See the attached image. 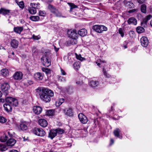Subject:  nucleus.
<instances>
[{"mask_svg":"<svg viewBox=\"0 0 152 152\" xmlns=\"http://www.w3.org/2000/svg\"><path fill=\"white\" fill-rule=\"evenodd\" d=\"M6 103L3 105L4 110L7 112L12 111V106H17L18 104V100L11 97H8L6 99Z\"/></svg>","mask_w":152,"mask_h":152,"instance_id":"f257e3e1","label":"nucleus"},{"mask_svg":"<svg viewBox=\"0 0 152 152\" xmlns=\"http://www.w3.org/2000/svg\"><path fill=\"white\" fill-rule=\"evenodd\" d=\"M54 93L53 91L49 89H46L43 93L40 94V98L42 101L46 103L50 102L51 100V97L53 96Z\"/></svg>","mask_w":152,"mask_h":152,"instance_id":"f03ea898","label":"nucleus"},{"mask_svg":"<svg viewBox=\"0 0 152 152\" xmlns=\"http://www.w3.org/2000/svg\"><path fill=\"white\" fill-rule=\"evenodd\" d=\"M41 61L43 64L45 66L48 67L51 64L50 60L47 53L42 56L41 58Z\"/></svg>","mask_w":152,"mask_h":152,"instance_id":"7ed1b4c3","label":"nucleus"},{"mask_svg":"<svg viewBox=\"0 0 152 152\" xmlns=\"http://www.w3.org/2000/svg\"><path fill=\"white\" fill-rule=\"evenodd\" d=\"M92 28L96 32L99 33H102L103 31L107 30V27L102 25H94L93 26Z\"/></svg>","mask_w":152,"mask_h":152,"instance_id":"20e7f679","label":"nucleus"},{"mask_svg":"<svg viewBox=\"0 0 152 152\" xmlns=\"http://www.w3.org/2000/svg\"><path fill=\"white\" fill-rule=\"evenodd\" d=\"M67 34L69 37L72 39H76L78 36V34L75 30L71 29L68 30Z\"/></svg>","mask_w":152,"mask_h":152,"instance_id":"39448f33","label":"nucleus"},{"mask_svg":"<svg viewBox=\"0 0 152 152\" xmlns=\"http://www.w3.org/2000/svg\"><path fill=\"white\" fill-rule=\"evenodd\" d=\"M34 133L36 135L41 137L44 136L45 134V132L41 128H36L34 130Z\"/></svg>","mask_w":152,"mask_h":152,"instance_id":"423d86ee","label":"nucleus"},{"mask_svg":"<svg viewBox=\"0 0 152 152\" xmlns=\"http://www.w3.org/2000/svg\"><path fill=\"white\" fill-rule=\"evenodd\" d=\"M78 117L81 123L83 124H85L87 123L88 121L87 117L82 113H80Z\"/></svg>","mask_w":152,"mask_h":152,"instance_id":"0eeeda50","label":"nucleus"},{"mask_svg":"<svg viewBox=\"0 0 152 152\" xmlns=\"http://www.w3.org/2000/svg\"><path fill=\"white\" fill-rule=\"evenodd\" d=\"M23 74L20 71L16 72L13 75L14 79L15 80H20L22 79Z\"/></svg>","mask_w":152,"mask_h":152,"instance_id":"6e6552de","label":"nucleus"},{"mask_svg":"<svg viewBox=\"0 0 152 152\" xmlns=\"http://www.w3.org/2000/svg\"><path fill=\"white\" fill-rule=\"evenodd\" d=\"M140 42L142 46L144 47H146L148 45V40L146 37H142L140 39Z\"/></svg>","mask_w":152,"mask_h":152,"instance_id":"1a4fd4ad","label":"nucleus"},{"mask_svg":"<svg viewBox=\"0 0 152 152\" xmlns=\"http://www.w3.org/2000/svg\"><path fill=\"white\" fill-rule=\"evenodd\" d=\"M38 123L41 126L45 127H46L48 125L47 121L44 119H40L38 121Z\"/></svg>","mask_w":152,"mask_h":152,"instance_id":"9d476101","label":"nucleus"},{"mask_svg":"<svg viewBox=\"0 0 152 152\" xmlns=\"http://www.w3.org/2000/svg\"><path fill=\"white\" fill-rule=\"evenodd\" d=\"M62 111L65 114L69 116H71L73 115V112L72 109L71 108H69L68 109H67L66 111L65 109H63Z\"/></svg>","mask_w":152,"mask_h":152,"instance_id":"9b49d317","label":"nucleus"},{"mask_svg":"<svg viewBox=\"0 0 152 152\" xmlns=\"http://www.w3.org/2000/svg\"><path fill=\"white\" fill-rule=\"evenodd\" d=\"M10 86L7 83H4L1 86V88L2 91L7 93V91L10 89Z\"/></svg>","mask_w":152,"mask_h":152,"instance_id":"f8f14e48","label":"nucleus"},{"mask_svg":"<svg viewBox=\"0 0 152 152\" xmlns=\"http://www.w3.org/2000/svg\"><path fill=\"white\" fill-rule=\"evenodd\" d=\"M33 112L36 114H39L42 111V108L39 106H36L33 108Z\"/></svg>","mask_w":152,"mask_h":152,"instance_id":"ddd939ff","label":"nucleus"},{"mask_svg":"<svg viewBox=\"0 0 152 152\" xmlns=\"http://www.w3.org/2000/svg\"><path fill=\"white\" fill-rule=\"evenodd\" d=\"M121 130L119 128L116 129L114 130L113 132V134L115 137L121 139L122 137L121 135Z\"/></svg>","mask_w":152,"mask_h":152,"instance_id":"4468645a","label":"nucleus"},{"mask_svg":"<svg viewBox=\"0 0 152 152\" xmlns=\"http://www.w3.org/2000/svg\"><path fill=\"white\" fill-rule=\"evenodd\" d=\"M34 77L36 80H40L43 79V75L41 73L37 72L34 75Z\"/></svg>","mask_w":152,"mask_h":152,"instance_id":"2eb2a0df","label":"nucleus"},{"mask_svg":"<svg viewBox=\"0 0 152 152\" xmlns=\"http://www.w3.org/2000/svg\"><path fill=\"white\" fill-rule=\"evenodd\" d=\"M10 10L6 9L4 8H1L0 9V14H2L4 15H9Z\"/></svg>","mask_w":152,"mask_h":152,"instance_id":"dca6fc26","label":"nucleus"},{"mask_svg":"<svg viewBox=\"0 0 152 152\" xmlns=\"http://www.w3.org/2000/svg\"><path fill=\"white\" fill-rule=\"evenodd\" d=\"M152 17V16L151 15H149L146 16L145 18L143 19L141 23V25L144 26L147 24V21L151 19Z\"/></svg>","mask_w":152,"mask_h":152,"instance_id":"f3484780","label":"nucleus"},{"mask_svg":"<svg viewBox=\"0 0 152 152\" xmlns=\"http://www.w3.org/2000/svg\"><path fill=\"white\" fill-rule=\"evenodd\" d=\"M57 135L56 131L55 129H53L50 130L49 133L48 137L51 139H53Z\"/></svg>","mask_w":152,"mask_h":152,"instance_id":"a211bd4d","label":"nucleus"},{"mask_svg":"<svg viewBox=\"0 0 152 152\" xmlns=\"http://www.w3.org/2000/svg\"><path fill=\"white\" fill-rule=\"evenodd\" d=\"M10 45L12 48H16L18 45V42L15 39H12L10 42Z\"/></svg>","mask_w":152,"mask_h":152,"instance_id":"6ab92c4d","label":"nucleus"},{"mask_svg":"<svg viewBox=\"0 0 152 152\" xmlns=\"http://www.w3.org/2000/svg\"><path fill=\"white\" fill-rule=\"evenodd\" d=\"M16 142V140L14 139L10 138L7 142V144L8 146H12Z\"/></svg>","mask_w":152,"mask_h":152,"instance_id":"aec40b11","label":"nucleus"},{"mask_svg":"<svg viewBox=\"0 0 152 152\" xmlns=\"http://www.w3.org/2000/svg\"><path fill=\"white\" fill-rule=\"evenodd\" d=\"M127 22L129 24H133L136 25L137 23V20L134 18L131 17L128 20Z\"/></svg>","mask_w":152,"mask_h":152,"instance_id":"412c9836","label":"nucleus"},{"mask_svg":"<svg viewBox=\"0 0 152 152\" xmlns=\"http://www.w3.org/2000/svg\"><path fill=\"white\" fill-rule=\"evenodd\" d=\"M78 34L80 36L84 37L87 34V31L85 29H82L78 32Z\"/></svg>","mask_w":152,"mask_h":152,"instance_id":"4be33fe9","label":"nucleus"},{"mask_svg":"<svg viewBox=\"0 0 152 152\" xmlns=\"http://www.w3.org/2000/svg\"><path fill=\"white\" fill-rule=\"evenodd\" d=\"M64 101V99L59 97L58 99L56 102V104L57 106H59L61 105Z\"/></svg>","mask_w":152,"mask_h":152,"instance_id":"5701e85b","label":"nucleus"},{"mask_svg":"<svg viewBox=\"0 0 152 152\" xmlns=\"http://www.w3.org/2000/svg\"><path fill=\"white\" fill-rule=\"evenodd\" d=\"M23 30V27H19L18 26L15 27L14 28V31L18 34H20L21 32Z\"/></svg>","mask_w":152,"mask_h":152,"instance_id":"b1692460","label":"nucleus"},{"mask_svg":"<svg viewBox=\"0 0 152 152\" xmlns=\"http://www.w3.org/2000/svg\"><path fill=\"white\" fill-rule=\"evenodd\" d=\"M99 85V82L97 81L92 80L90 82V85L92 87H97Z\"/></svg>","mask_w":152,"mask_h":152,"instance_id":"393cba45","label":"nucleus"},{"mask_svg":"<svg viewBox=\"0 0 152 152\" xmlns=\"http://www.w3.org/2000/svg\"><path fill=\"white\" fill-rule=\"evenodd\" d=\"M1 75L4 77H6L8 75L9 72L7 69H4L1 71Z\"/></svg>","mask_w":152,"mask_h":152,"instance_id":"a878e982","label":"nucleus"},{"mask_svg":"<svg viewBox=\"0 0 152 152\" xmlns=\"http://www.w3.org/2000/svg\"><path fill=\"white\" fill-rule=\"evenodd\" d=\"M48 9L53 13L55 11L57 10V9H56L54 6L50 4H49L48 5Z\"/></svg>","mask_w":152,"mask_h":152,"instance_id":"bb28decb","label":"nucleus"},{"mask_svg":"<svg viewBox=\"0 0 152 152\" xmlns=\"http://www.w3.org/2000/svg\"><path fill=\"white\" fill-rule=\"evenodd\" d=\"M19 128L21 130L23 131L27 130L28 126L25 124L22 123L20 124Z\"/></svg>","mask_w":152,"mask_h":152,"instance_id":"cd10ccee","label":"nucleus"},{"mask_svg":"<svg viewBox=\"0 0 152 152\" xmlns=\"http://www.w3.org/2000/svg\"><path fill=\"white\" fill-rule=\"evenodd\" d=\"M46 89H47L44 88H43L39 87L36 89V91L37 92L39 93V95L40 96V94L43 93H44V91H45V90Z\"/></svg>","mask_w":152,"mask_h":152,"instance_id":"c85d7f7f","label":"nucleus"},{"mask_svg":"<svg viewBox=\"0 0 152 152\" xmlns=\"http://www.w3.org/2000/svg\"><path fill=\"white\" fill-rule=\"evenodd\" d=\"M28 11L31 14H34L37 12L36 9V7H30L28 8Z\"/></svg>","mask_w":152,"mask_h":152,"instance_id":"c756f323","label":"nucleus"},{"mask_svg":"<svg viewBox=\"0 0 152 152\" xmlns=\"http://www.w3.org/2000/svg\"><path fill=\"white\" fill-rule=\"evenodd\" d=\"M140 10L141 12L144 13H146V5L143 4L140 6Z\"/></svg>","mask_w":152,"mask_h":152,"instance_id":"7c9ffc66","label":"nucleus"},{"mask_svg":"<svg viewBox=\"0 0 152 152\" xmlns=\"http://www.w3.org/2000/svg\"><path fill=\"white\" fill-rule=\"evenodd\" d=\"M53 14H54L56 17H64L62 16L61 13L58 11V9H57V10L55 11L54 12Z\"/></svg>","mask_w":152,"mask_h":152,"instance_id":"2f4dec72","label":"nucleus"},{"mask_svg":"<svg viewBox=\"0 0 152 152\" xmlns=\"http://www.w3.org/2000/svg\"><path fill=\"white\" fill-rule=\"evenodd\" d=\"M7 145L5 144H0V151H4L7 149Z\"/></svg>","mask_w":152,"mask_h":152,"instance_id":"473e14b6","label":"nucleus"},{"mask_svg":"<svg viewBox=\"0 0 152 152\" xmlns=\"http://www.w3.org/2000/svg\"><path fill=\"white\" fill-rule=\"evenodd\" d=\"M136 31L138 33H142L145 31L144 28L141 26H138L136 28Z\"/></svg>","mask_w":152,"mask_h":152,"instance_id":"72a5a7b5","label":"nucleus"},{"mask_svg":"<svg viewBox=\"0 0 152 152\" xmlns=\"http://www.w3.org/2000/svg\"><path fill=\"white\" fill-rule=\"evenodd\" d=\"M30 19L32 21H37L39 19V18L38 16H31L30 17Z\"/></svg>","mask_w":152,"mask_h":152,"instance_id":"f704fd0d","label":"nucleus"},{"mask_svg":"<svg viewBox=\"0 0 152 152\" xmlns=\"http://www.w3.org/2000/svg\"><path fill=\"white\" fill-rule=\"evenodd\" d=\"M42 70L43 72H45L47 75H50L51 73V70L47 68H43Z\"/></svg>","mask_w":152,"mask_h":152,"instance_id":"c9c22d12","label":"nucleus"},{"mask_svg":"<svg viewBox=\"0 0 152 152\" xmlns=\"http://www.w3.org/2000/svg\"><path fill=\"white\" fill-rule=\"evenodd\" d=\"M8 137L6 135H4L2 136L1 137L0 139V140L1 142H5L8 139Z\"/></svg>","mask_w":152,"mask_h":152,"instance_id":"e433bc0d","label":"nucleus"},{"mask_svg":"<svg viewBox=\"0 0 152 152\" xmlns=\"http://www.w3.org/2000/svg\"><path fill=\"white\" fill-rule=\"evenodd\" d=\"M46 114L48 116H53L54 115V111L52 110H49L47 111Z\"/></svg>","mask_w":152,"mask_h":152,"instance_id":"4c0bfd02","label":"nucleus"},{"mask_svg":"<svg viewBox=\"0 0 152 152\" xmlns=\"http://www.w3.org/2000/svg\"><path fill=\"white\" fill-rule=\"evenodd\" d=\"M73 66L75 69L77 70L80 67V63L79 62L74 63Z\"/></svg>","mask_w":152,"mask_h":152,"instance_id":"58836bf2","label":"nucleus"},{"mask_svg":"<svg viewBox=\"0 0 152 152\" xmlns=\"http://www.w3.org/2000/svg\"><path fill=\"white\" fill-rule=\"evenodd\" d=\"M68 4L70 6V11H71L72 9L77 8V6L75 5L74 3H68Z\"/></svg>","mask_w":152,"mask_h":152,"instance_id":"ea45409f","label":"nucleus"},{"mask_svg":"<svg viewBox=\"0 0 152 152\" xmlns=\"http://www.w3.org/2000/svg\"><path fill=\"white\" fill-rule=\"evenodd\" d=\"M75 55L76 58L78 60L81 61L85 60H86V59L82 57L81 55L80 54L78 55L77 53H75Z\"/></svg>","mask_w":152,"mask_h":152,"instance_id":"a19ab883","label":"nucleus"},{"mask_svg":"<svg viewBox=\"0 0 152 152\" xmlns=\"http://www.w3.org/2000/svg\"><path fill=\"white\" fill-rule=\"evenodd\" d=\"M55 130L56 131L57 134L58 133L59 134H61L64 132V130L60 128L56 129Z\"/></svg>","mask_w":152,"mask_h":152,"instance_id":"79ce46f5","label":"nucleus"},{"mask_svg":"<svg viewBox=\"0 0 152 152\" xmlns=\"http://www.w3.org/2000/svg\"><path fill=\"white\" fill-rule=\"evenodd\" d=\"M129 35L130 37L132 38H134L135 37V33L134 31H130L129 32Z\"/></svg>","mask_w":152,"mask_h":152,"instance_id":"37998d69","label":"nucleus"},{"mask_svg":"<svg viewBox=\"0 0 152 152\" xmlns=\"http://www.w3.org/2000/svg\"><path fill=\"white\" fill-rule=\"evenodd\" d=\"M119 33L121 34V37H123L124 34L123 31V29L121 28H119L118 30Z\"/></svg>","mask_w":152,"mask_h":152,"instance_id":"c03bdc74","label":"nucleus"},{"mask_svg":"<svg viewBox=\"0 0 152 152\" xmlns=\"http://www.w3.org/2000/svg\"><path fill=\"white\" fill-rule=\"evenodd\" d=\"M127 4H128V7L130 8H131L132 7H133L134 5L133 3L129 2L127 3Z\"/></svg>","mask_w":152,"mask_h":152,"instance_id":"a18cd8bd","label":"nucleus"},{"mask_svg":"<svg viewBox=\"0 0 152 152\" xmlns=\"http://www.w3.org/2000/svg\"><path fill=\"white\" fill-rule=\"evenodd\" d=\"M18 5L19 7L21 8H23L24 6V3L23 1L19 2L18 3Z\"/></svg>","mask_w":152,"mask_h":152,"instance_id":"49530a36","label":"nucleus"},{"mask_svg":"<svg viewBox=\"0 0 152 152\" xmlns=\"http://www.w3.org/2000/svg\"><path fill=\"white\" fill-rule=\"evenodd\" d=\"M46 13L45 11H39V15L40 16H44L46 15Z\"/></svg>","mask_w":152,"mask_h":152,"instance_id":"de8ad7c7","label":"nucleus"},{"mask_svg":"<svg viewBox=\"0 0 152 152\" xmlns=\"http://www.w3.org/2000/svg\"><path fill=\"white\" fill-rule=\"evenodd\" d=\"M6 119L2 116H0V122L4 123L6 121Z\"/></svg>","mask_w":152,"mask_h":152,"instance_id":"09e8293b","label":"nucleus"},{"mask_svg":"<svg viewBox=\"0 0 152 152\" xmlns=\"http://www.w3.org/2000/svg\"><path fill=\"white\" fill-rule=\"evenodd\" d=\"M58 80L61 82H65L66 81L65 78L61 76H58Z\"/></svg>","mask_w":152,"mask_h":152,"instance_id":"8fccbe9b","label":"nucleus"},{"mask_svg":"<svg viewBox=\"0 0 152 152\" xmlns=\"http://www.w3.org/2000/svg\"><path fill=\"white\" fill-rule=\"evenodd\" d=\"M76 39H72L70 41L69 43L71 44L74 45L76 44Z\"/></svg>","mask_w":152,"mask_h":152,"instance_id":"3c124183","label":"nucleus"},{"mask_svg":"<svg viewBox=\"0 0 152 152\" xmlns=\"http://www.w3.org/2000/svg\"><path fill=\"white\" fill-rule=\"evenodd\" d=\"M38 51L35 47H33L32 49V52L33 53L35 54L37 53Z\"/></svg>","mask_w":152,"mask_h":152,"instance_id":"603ef678","label":"nucleus"},{"mask_svg":"<svg viewBox=\"0 0 152 152\" xmlns=\"http://www.w3.org/2000/svg\"><path fill=\"white\" fill-rule=\"evenodd\" d=\"M40 38V37L39 36H36L34 35H33L32 36V38L35 40H38Z\"/></svg>","mask_w":152,"mask_h":152,"instance_id":"864d4df0","label":"nucleus"},{"mask_svg":"<svg viewBox=\"0 0 152 152\" xmlns=\"http://www.w3.org/2000/svg\"><path fill=\"white\" fill-rule=\"evenodd\" d=\"M4 37L7 38V40H8L11 39V36L9 34H6L4 35Z\"/></svg>","mask_w":152,"mask_h":152,"instance_id":"5fc2aeb1","label":"nucleus"},{"mask_svg":"<svg viewBox=\"0 0 152 152\" xmlns=\"http://www.w3.org/2000/svg\"><path fill=\"white\" fill-rule=\"evenodd\" d=\"M103 72L104 74V75H105V76H106L107 77H109V75L107 73V72L104 69H103Z\"/></svg>","mask_w":152,"mask_h":152,"instance_id":"6e6d98bb","label":"nucleus"},{"mask_svg":"<svg viewBox=\"0 0 152 152\" xmlns=\"http://www.w3.org/2000/svg\"><path fill=\"white\" fill-rule=\"evenodd\" d=\"M76 83L77 84V86H81L83 84V82L82 81H77L76 82Z\"/></svg>","mask_w":152,"mask_h":152,"instance_id":"4d7b16f0","label":"nucleus"},{"mask_svg":"<svg viewBox=\"0 0 152 152\" xmlns=\"http://www.w3.org/2000/svg\"><path fill=\"white\" fill-rule=\"evenodd\" d=\"M146 0H136L140 4H142L144 3Z\"/></svg>","mask_w":152,"mask_h":152,"instance_id":"13d9d810","label":"nucleus"},{"mask_svg":"<svg viewBox=\"0 0 152 152\" xmlns=\"http://www.w3.org/2000/svg\"><path fill=\"white\" fill-rule=\"evenodd\" d=\"M61 74L62 75H66V74L65 71L62 68H61Z\"/></svg>","mask_w":152,"mask_h":152,"instance_id":"bf43d9fd","label":"nucleus"},{"mask_svg":"<svg viewBox=\"0 0 152 152\" xmlns=\"http://www.w3.org/2000/svg\"><path fill=\"white\" fill-rule=\"evenodd\" d=\"M31 7H36V8L37 7V5L36 4L34 3H31L30 4Z\"/></svg>","mask_w":152,"mask_h":152,"instance_id":"052dcab7","label":"nucleus"},{"mask_svg":"<svg viewBox=\"0 0 152 152\" xmlns=\"http://www.w3.org/2000/svg\"><path fill=\"white\" fill-rule=\"evenodd\" d=\"M136 10V9H134L132 10H130L129 11V13L133 12H135Z\"/></svg>","mask_w":152,"mask_h":152,"instance_id":"680f3d73","label":"nucleus"},{"mask_svg":"<svg viewBox=\"0 0 152 152\" xmlns=\"http://www.w3.org/2000/svg\"><path fill=\"white\" fill-rule=\"evenodd\" d=\"M54 46V49L55 50L56 52H57L59 50V48H57L56 46L55 45L53 46Z\"/></svg>","mask_w":152,"mask_h":152,"instance_id":"e2e57ef3","label":"nucleus"},{"mask_svg":"<svg viewBox=\"0 0 152 152\" xmlns=\"http://www.w3.org/2000/svg\"><path fill=\"white\" fill-rule=\"evenodd\" d=\"M114 142V141L112 139H111L110 141V144L111 145H112L113 144Z\"/></svg>","mask_w":152,"mask_h":152,"instance_id":"0e129e2a","label":"nucleus"},{"mask_svg":"<svg viewBox=\"0 0 152 152\" xmlns=\"http://www.w3.org/2000/svg\"><path fill=\"white\" fill-rule=\"evenodd\" d=\"M10 152H18V151L16 150L13 149L10 151Z\"/></svg>","mask_w":152,"mask_h":152,"instance_id":"69168bd1","label":"nucleus"},{"mask_svg":"<svg viewBox=\"0 0 152 152\" xmlns=\"http://www.w3.org/2000/svg\"><path fill=\"white\" fill-rule=\"evenodd\" d=\"M28 83L30 85L32 84L33 83V82L31 81H29Z\"/></svg>","mask_w":152,"mask_h":152,"instance_id":"338daca9","label":"nucleus"},{"mask_svg":"<svg viewBox=\"0 0 152 152\" xmlns=\"http://www.w3.org/2000/svg\"><path fill=\"white\" fill-rule=\"evenodd\" d=\"M20 23H25L24 21L23 20H22V19L20 20Z\"/></svg>","mask_w":152,"mask_h":152,"instance_id":"774afa93","label":"nucleus"}]
</instances>
